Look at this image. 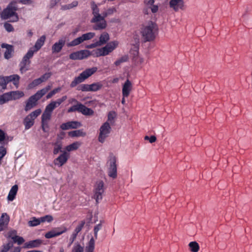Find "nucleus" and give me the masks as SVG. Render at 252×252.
Returning <instances> with one entry per match:
<instances>
[{
	"instance_id": "obj_4",
	"label": "nucleus",
	"mask_w": 252,
	"mask_h": 252,
	"mask_svg": "<svg viewBox=\"0 0 252 252\" xmlns=\"http://www.w3.org/2000/svg\"><path fill=\"white\" fill-rule=\"evenodd\" d=\"M97 68L96 67H93L85 69L79 75L75 77L74 80L71 82L70 87L74 88L78 84L84 82L86 79L92 75L96 72Z\"/></svg>"
},
{
	"instance_id": "obj_40",
	"label": "nucleus",
	"mask_w": 252,
	"mask_h": 252,
	"mask_svg": "<svg viewBox=\"0 0 252 252\" xmlns=\"http://www.w3.org/2000/svg\"><path fill=\"white\" fill-rule=\"evenodd\" d=\"M84 252V247L81 246L80 244L78 243H76L74 244L72 249V252Z\"/></svg>"
},
{
	"instance_id": "obj_48",
	"label": "nucleus",
	"mask_w": 252,
	"mask_h": 252,
	"mask_svg": "<svg viewBox=\"0 0 252 252\" xmlns=\"http://www.w3.org/2000/svg\"><path fill=\"white\" fill-rule=\"evenodd\" d=\"M13 247V243L9 242L7 244L4 245L0 252H7L9 249Z\"/></svg>"
},
{
	"instance_id": "obj_41",
	"label": "nucleus",
	"mask_w": 252,
	"mask_h": 252,
	"mask_svg": "<svg viewBox=\"0 0 252 252\" xmlns=\"http://www.w3.org/2000/svg\"><path fill=\"white\" fill-rule=\"evenodd\" d=\"M77 90L82 92H90V85L82 84L78 86Z\"/></svg>"
},
{
	"instance_id": "obj_51",
	"label": "nucleus",
	"mask_w": 252,
	"mask_h": 252,
	"mask_svg": "<svg viewBox=\"0 0 252 252\" xmlns=\"http://www.w3.org/2000/svg\"><path fill=\"white\" fill-rule=\"evenodd\" d=\"M84 222H82L81 223L78 225L74 230L73 233L77 235L78 233L80 232L82 229L83 227H84Z\"/></svg>"
},
{
	"instance_id": "obj_44",
	"label": "nucleus",
	"mask_w": 252,
	"mask_h": 252,
	"mask_svg": "<svg viewBox=\"0 0 252 252\" xmlns=\"http://www.w3.org/2000/svg\"><path fill=\"white\" fill-rule=\"evenodd\" d=\"M80 52L81 60L87 58L91 55V52L88 50H80Z\"/></svg>"
},
{
	"instance_id": "obj_46",
	"label": "nucleus",
	"mask_w": 252,
	"mask_h": 252,
	"mask_svg": "<svg viewBox=\"0 0 252 252\" xmlns=\"http://www.w3.org/2000/svg\"><path fill=\"white\" fill-rule=\"evenodd\" d=\"M80 104H81V103L77 102V103H76V105H73L72 106L70 107L67 110V112L68 113L76 112V111L79 112Z\"/></svg>"
},
{
	"instance_id": "obj_3",
	"label": "nucleus",
	"mask_w": 252,
	"mask_h": 252,
	"mask_svg": "<svg viewBox=\"0 0 252 252\" xmlns=\"http://www.w3.org/2000/svg\"><path fill=\"white\" fill-rule=\"evenodd\" d=\"M18 10V6L15 2L10 3L6 8L3 11L1 9L0 14L2 19H10L9 21L11 22H17L19 20V17L16 13Z\"/></svg>"
},
{
	"instance_id": "obj_58",
	"label": "nucleus",
	"mask_w": 252,
	"mask_h": 252,
	"mask_svg": "<svg viewBox=\"0 0 252 252\" xmlns=\"http://www.w3.org/2000/svg\"><path fill=\"white\" fill-rule=\"evenodd\" d=\"M102 224L99 223L96 225L94 228V234L95 238H97V232L101 228Z\"/></svg>"
},
{
	"instance_id": "obj_15",
	"label": "nucleus",
	"mask_w": 252,
	"mask_h": 252,
	"mask_svg": "<svg viewBox=\"0 0 252 252\" xmlns=\"http://www.w3.org/2000/svg\"><path fill=\"white\" fill-rule=\"evenodd\" d=\"M69 158V154L65 151L63 152L57 158L54 159V163L59 167L62 166L67 161Z\"/></svg>"
},
{
	"instance_id": "obj_34",
	"label": "nucleus",
	"mask_w": 252,
	"mask_h": 252,
	"mask_svg": "<svg viewBox=\"0 0 252 252\" xmlns=\"http://www.w3.org/2000/svg\"><path fill=\"white\" fill-rule=\"evenodd\" d=\"M116 11L117 10L116 8L114 7H111L109 8L102 13V17H103V19H105V18L108 16L113 15Z\"/></svg>"
},
{
	"instance_id": "obj_36",
	"label": "nucleus",
	"mask_w": 252,
	"mask_h": 252,
	"mask_svg": "<svg viewBox=\"0 0 252 252\" xmlns=\"http://www.w3.org/2000/svg\"><path fill=\"white\" fill-rule=\"evenodd\" d=\"M79 146L80 144L78 142H74L72 144L67 146L65 148V150L68 152L72 151L77 149Z\"/></svg>"
},
{
	"instance_id": "obj_54",
	"label": "nucleus",
	"mask_w": 252,
	"mask_h": 252,
	"mask_svg": "<svg viewBox=\"0 0 252 252\" xmlns=\"http://www.w3.org/2000/svg\"><path fill=\"white\" fill-rule=\"evenodd\" d=\"M55 108L54 107V106L51 103H50L49 104H48L45 108V109L44 111L49 112L51 114H52V111Z\"/></svg>"
},
{
	"instance_id": "obj_52",
	"label": "nucleus",
	"mask_w": 252,
	"mask_h": 252,
	"mask_svg": "<svg viewBox=\"0 0 252 252\" xmlns=\"http://www.w3.org/2000/svg\"><path fill=\"white\" fill-rule=\"evenodd\" d=\"M116 116V114L114 111H110L108 115V121L112 123Z\"/></svg>"
},
{
	"instance_id": "obj_13",
	"label": "nucleus",
	"mask_w": 252,
	"mask_h": 252,
	"mask_svg": "<svg viewBox=\"0 0 252 252\" xmlns=\"http://www.w3.org/2000/svg\"><path fill=\"white\" fill-rule=\"evenodd\" d=\"M42 97L36 92L34 94L29 97L27 100L25 107V110L28 111L35 106L37 104V101Z\"/></svg>"
},
{
	"instance_id": "obj_19",
	"label": "nucleus",
	"mask_w": 252,
	"mask_h": 252,
	"mask_svg": "<svg viewBox=\"0 0 252 252\" xmlns=\"http://www.w3.org/2000/svg\"><path fill=\"white\" fill-rule=\"evenodd\" d=\"M132 87L131 82L128 79H127L123 85L122 88V94L124 97H127L129 95L132 90Z\"/></svg>"
},
{
	"instance_id": "obj_20",
	"label": "nucleus",
	"mask_w": 252,
	"mask_h": 252,
	"mask_svg": "<svg viewBox=\"0 0 252 252\" xmlns=\"http://www.w3.org/2000/svg\"><path fill=\"white\" fill-rule=\"evenodd\" d=\"M42 241L40 239H36L30 241L24 244V248L25 249H32L39 247L42 244Z\"/></svg>"
},
{
	"instance_id": "obj_38",
	"label": "nucleus",
	"mask_w": 252,
	"mask_h": 252,
	"mask_svg": "<svg viewBox=\"0 0 252 252\" xmlns=\"http://www.w3.org/2000/svg\"><path fill=\"white\" fill-rule=\"evenodd\" d=\"M80 51H76L69 55V59L72 60H81Z\"/></svg>"
},
{
	"instance_id": "obj_39",
	"label": "nucleus",
	"mask_w": 252,
	"mask_h": 252,
	"mask_svg": "<svg viewBox=\"0 0 252 252\" xmlns=\"http://www.w3.org/2000/svg\"><path fill=\"white\" fill-rule=\"evenodd\" d=\"M53 218L51 215H46L43 217H41L39 218H36L35 217H32L31 218V220H53Z\"/></svg>"
},
{
	"instance_id": "obj_55",
	"label": "nucleus",
	"mask_w": 252,
	"mask_h": 252,
	"mask_svg": "<svg viewBox=\"0 0 252 252\" xmlns=\"http://www.w3.org/2000/svg\"><path fill=\"white\" fill-rule=\"evenodd\" d=\"M51 76V73H46L42 75L39 78L41 80L42 82L46 81L48 80Z\"/></svg>"
},
{
	"instance_id": "obj_14",
	"label": "nucleus",
	"mask_w": 252,
	"mask_h": 252,
	"mask_svg": "<svg viewBox=\"0 0 252 252\" xmlns=\"http://www.w3.org/2000/svg\"><path fill=\"white\" fill-rule=\"evenodd\" d=\"M66 231L67 228L63 226L55 228L47 232L45 235V237L47 239H50L55 237L58 236L65 232Z\"/></svg>"
},
{
	"instance_id": "obj_7",
	"label": "nucleus",
	"mask_w": 252,
	"mask_h": 252,
	"mask_svg": "<svg viewBox=\"0 0 252 252\" xmlns=\"http://www.w3.org/2000/svg\"><path fill=\"white\" fill-rule=\"evenodd\" d=\"M33 55L34 51H33L32 48H31L23 57L22 61L19 63L20 71L21 73H23L29 69L28 67L31 63L30 59L32 58Z\"/></svg>"
},
{
	"instance_id": "obj_37",
	"label": "nucleus",
	"mask_w": 252,
	"mask_h": 252,
	"mask_svg": "<svg viewBox=\"0 0 252 252\" xmlns=\"http://www.w3.org/2000/svg\"><path fill=\"white\" fill-rule=\"evenodd\" d=\"M80 51H76L69 55V59L72 60H81Z\"/></svg>"
},
{
	"instance_id": "obj_9",
	"label": "nucleus",
	"mask_w": 252,
	"mask_h": 252,
	"mask_svg": "<svg viewBox=\"0 0 252 252\" xmlns=\"http://www.w3.org/2000/svg\"><path fill=\"white\" fill-rule=\"evenodd\" d=\"M118 45V42L116 41L107 43L105 46L96 50V57L104 56L108 55L117 47Z\"/></svg>"
},
{
	"instance_id": "obj_53",
	"label": "nucleus",
	"mask_w": 252,
	"mask_h": 252,
	"mask_svg": "<svg viewBox=\"0 0 252 252\" xmlns=\"http://www.w3.org/2000/svg\"><path fill=\"white\" fill-rule=\"evenodd\" d=\"M4 27L8 32H11L14 31V28L12 25L8 23H4Z\"/></svg>"
},
{
	"instance_id": "obj_63",
	"label": "nucleus",
	"mask_w": 252,
	"mask_h": 252,
	"mask_svg": "<svg viewBox=\"0 0 252 252\" xmlns=\"http://www.w3.org/2000/svg\"><path fill=\"white\" fill-rule=\"evenodd\" d=\"M9 217L6 213H3L0 218V220H9Z\"/></svg>"
},
{
	"instance_id": "obj_16",
	"label": "nucleus",
	"mask_w": 252,
	"mask_h": 252,
	"mask_svg": "<svg viewBox=\"0 0 252 252\" xmlns=\"http://www.w3.org/2000/svg\"><path fill=\"white\" fill-rule=\"evenodd\" d=\"M81 126V124L78 121H70L62 124L60 127L62 130L75 129Z\"/></svg>"
},
{
	"instance_id": "obj_6",
	"label": "nucleus",
	"mask_w": 252,
	"mask_h": 252,
	"mask_svg": "<svg viewBox=\"0 0 252 252\" xmlns=\"http://www.w3.org/2000/svg\"><path fill=\"white\" fill-rule=\"evenodd\" d=\"M20 78V76L17 74H13L7 76H0V86L2 90H5L7 84L10 82H13V84L17 88Z\"/></svg>"
},
{
	"instance_id": "obj_62",
	"label": "nucleus",
	"mask_w": 252,
	"mask_h": 252,
	"mask_svg": "<svg viewBox=\"0 0 252 252\" xmlns=\"http://www.w3.org/2000/svg\"><path fill=\"white\" fill-rule=\"evenodd\" d=\"M19 1L20 3L26 5H30L32 4L33 2L32 0H20Z\"/></svg>"
},
{
	"instance_id": "obj_57",
	"label": "nucleus",
	"mask_w": 252,
	"mask_h": 252,
	"mask_svg": "<svg viewBox=\"0 0 252 252\" xmlns=\"http://www.w3.org/2000/svg\"><path fill=\"white\" fill-rule=\"evenodd\" d=\"M8 221H0V231L4 230L8 225Z\"/></svg>"
},
{
	"instance_id": "obj_32",
	"label": "nucleus",
	"mask_w": 252,
	"mask_h": 252,
	"mask_svg": "<svg viewBox=\"0 0 252 252\" xmlns=\"http://www.w3.org/2000/svg\"><path fill=\"white\" fill-rule=\"evenodd\" d=\"M103 85L100 82L94 83L90 84V92H96L100 90Z\"/></svg>"
},
{
	"instance_id": "obj_12",
	"label": "nucleus",
	"mask_w": 252,
	"mask_h": 252,
	"mask_svg": "<svg viewBox=\"0 0 252 252\" xmlns=\"http://www.w3.org/2000/svg\"><path fill=\"white\" fill-rule=\"evenodd\" d=\"M104 183L102 181L97 182L95 189L94 198L95 199L96 202L98 203L99 200L102 199V194L104 192Z\"/></svg>"
},
{
	"instance_id": "obj_27",
	"label": "nucleus",
	"mask_w": 252,
	"mask_h": 252,
	"mask_svg": "<svg viewBox=\"0 0 252 252\" xmlns=\"http://www.w3.org/2000/svg\"><path fill=\"white\" fill-rule=\"evenodd\" d=\"M12 100H16L22 97L24 95V93L22 91H16L9 92Z\"/></svg>"
},
{
	"instance_id": "obj_8",
	"label": "nucleus",
	"mask_w": 252,
	"mask_h": 252,
	"mask_svg": "<svg viewBox=\"0 0 252 252\" xmlns=\"http://www.w3.org/2000/svg\"><path fill=\"white\" fill-rule=\"evenodd\" d=\"M95 36V33L93 32H89L83 34L81 36L78 37L70 42L67 43V46L74 47L77 46L85 41L90 40L94 38Z\"/></svg>"
},
{
	"instance_id": "obj_21",
	"label": "nucleus",
	"mask_w": 252,
	"mask_h": 252,
	"mask_svg": "<svg viewBox=\"0 0 252 252\" xmlns=\"http://www.w3.org/2000/svg\"><path fill=\"white\" fill-rule=\"evenodd\" d=\"M170 7L177 11L179 8H182L184 5L183 0H170L169 2Z\"/></svg>"
},
{
	"instance_id": "obj_42",
	"label": "nucleus",
	"mask_w": 252,
	"mask_h": 252,
	"mask_svg": "<svg viewBox=\"0 0 252 252\" xmlns=\"http://www.w3.org/2000/svg\"><path fill=\"white\" fill-rule=\"evenodd\" d=\"M12 243H17L18 245H21L25 242V240L22 237L19 236H14L12 237Z\"/></svg>"
},
{
	"instance_id": "obj_23",
	"label": "nucleus",
	"mask_w": 252,
	"mask_h": 252,
	"mask_svg": "<svg viewBox=\"0 0 252 252\" xmlns=\"http://www.w3.org/2000/svg\"><path fill=\"white\" fill-rule=\"evenodd\" d=\"M79 113L85 116H91L94 113V111L89 108L87 107L82 103L80 104Z\"/></svg>"
},
{
	"instance_id": "obj_1",
	"label": "nucleus",
	"mask_w": 252,
	"mask_h": 252,
	"mask_svg": "<svg viewBox=\"0 0 252 252\" xmlns=\"http://www.w3.org/2000/svg\"><path fill=\"white\" fill-rule=\"evenodd\" d=\"M91 7L94 17L91 22L95 24L93 26V29L96 31L105 29L107 26L106 21L103 19L102 15L99 14V9L94 2H91Z\"/></svg>"
},
{
	"instance_id": "obj_60",
	"label": "nucleus",
	"mask_w": 252,
	"mask_h": 252,
	"mask_svg": "<svg viewBox=\"0 0 252 252\" xmlns=\"http://www.w3.org/2000/svg\"><path fill=\"white\" fill-rule=\"evenodd\" d=\"M77 236V235L74 234L73 233L72 234L69 239V243L68 244V247H70L72 245L74 240L76 239Z\"/></svg>"
},
{
	"instance_id": "obj_31",
	"label": "nucleus",
	"mask_w": 252,
	"mask_h": 252,
	"mask_svg": "<svg viewBox=\"0 0 252 252\" xmlns=\"http://www.w3.org/2000/svg\"><path fill=\"white\" fill-rule=\"evenodd\" d=\"M95 242L93 238H92L86 246L85 252H94V249Z\"/></svg>"
},
{
	"instance_id": "obj_47",
	"label": "nucleus",
	"mask_w": 252,
	"mask_h": 252,
	"mask_svg": "<svg viewBox=\"0 0 252 252\" xmlns=\"http://www.w3.org/2000/svg\"><path fill=\"white\" fill-rule=\"evenodd\" d=\"M51 88V86L48 85L46 87L38 91L37 92L40 96L42 97L44 94H45Z\"/></svg>"
},
{
	"instance_id": "obj_5",
	"label": "nucleus",
	"mask_w": 252,
	"mask_h": 252,
	"mask_svg": "<svg viewBox=\"0 0 252 252\" xmlns=\"http://www.w3.org/2000/svg\"><path fill=\"white\" fill-rule=\"evenodd\" d=\"M117 158L113 154H110L106 165L107 167V173L109 177L114 179L117 177Z\"/></svg>"
},
{
	"instance_id": "obj_22",
	"label": "nucleus",
	"mask_w": 252,
	"mask_h": 252,
	"mask_svg": "<svg viewBox=\"0 0 252 252\" xmlns=\"http://www.w3.org/2000/svg\"><path fill=\"white\" fill-rule=\"evenodd\" d=\"M46 40V36L45 35H42L39 39H38L33 47L34 53L38 51L44 45Z\"/></svg>"
},
{
	"instance_id": "obj_56",
	"label": "nucleus",
	"mask_w": 252,
	"mask_h": 252,
	"mask_svg": "<svg viewBox=\"0 0 252 252\" xmlns=\"http://www.w3.org/2000/svg\"><path fill=\"white\" fill-rule=\"evenodd\" d=\"M61 0H50L49 4V8L51 9L54 7Z\"/></svg>"
},
{
	"instance_id": "obj_29",
	"label": "nucleus",
	"mask_w": 252,
	"mask_h": 252,
	"mask_svg": "<svg viewBox=\"0 0 252 252\" xmlns=\"http://www.w3.org/2000/svg\"><path fill=\"white\" fill-rule=\"evenodd\" d=\"M86 133L83 132L82 129L76 130L68 132V135L72 137L80 136L84 137L86 136Z\"/></svg>"
},
{
	"instance_id": "obj_33",
	"label": "nucleus",
	"mask_w": 252,
	"mask_h": 252,
	"mask_svg": "<svg viewBox=\"0 0 252 252\" xmlns=\"http://www.w3.org/2000/svg\"><path fill=\"white\" fill-rule=\"evenodd\" d=\"M189 246L191 252H198L199 250V246L195 241L190 242Z\"/></svg>"
},
{
	"instance_id": "obj_25",
	"label": "nucleus",
	"mask_w": 252,
	"mask_h": 252,
	"mask_svg": "<svg viewBox=\"0 0 252 252\" xmlns=\"http://www.w3.org/2000/svg\"><path fill=\"white\" fill-rule=\"evenodd\" d=\"M18 189V187L17 185H15L12 187L7 196V199L9 201H12L15 199Z\"/></svg>"
},
{
	"instance_id": "obj_50",
	"label": "nucleus",
	"mask_w": 252,
	"mask_h": 252,
	"mask_svg": "<svg viewBox=\"0 0 252 252\" xmlns=\"http://www.w3.org/2000/svg\"><path fill=\"white\" fill-rule=\"evenodd\" d=\"M6 154V149L3 146H0V165L1 164V160Z\"/></svg>"
},
{
	"instance_id": "obj_26",
	"label": "nucleus",
	"mask_w": 252,
	"mask_h": 252,
	"mask_svg": "<svg viewBox=\"0 0 252 252\" xmlns=\"http://www.w3.org/2000/svg\"><path fill=\"white\" fill-rule=\"evenodd\" d=\"M109 35L106 32H102L100 35L99 40L97 41L100 46L105 44L109 40Z\"/></svg>"
},
{
	"instance_id": "obj_10",
	"label": "nucleus",
	"mask_w": 252,
	"mask_h": 252,
	"mask_svg": "<svg viewBox=\"0 0 252 252\" xmlns=\"http://www.w3.org/2000/svg\"><path fill=\"white\" fill-rule=\"evenodd\" d=\"M41 110L40 109L35 110L27 116L24 120L25 129H30L34 124L35 119L40 115Z\"/></svg>"
},
{
	"instance_id": "obj_35",
	"label": "nucleus",
	"mask_w": 252,
	"mask_h": 252,
	"mask_svg": "<svg viewBox=\"0 0 252 252\" xmlns=\"http://www.w3.org/2000/svg\"><path fill=\"white\" fill-rule=\"evenodd\" d=\"M51 115L52 114L44 111L41 117V123H48L51 119Z\"/></svg>"
},
{
	"instance_id": "obj_49",
	"label": "nucleus",
	"mask_w": 252,
	"mask_h": 252,
	"mask_svg": "<svg viewBox=\"0 0 252 252\" xmlns=\"http://www.w3.org/2000/svg\"><path fill=\"white\" fill-rule=\"evenodd\" d=\"M61 90V88L60 87L56 88L51 91L48 94L46 95V98L49 99L52 97L54 95H55L56 93H58Z\"/></svg>"
},
{
	"instance_id": "obj_2",
	"label": "nucleus",
	"mask_w": 252,
	"mask_h": 252,
	"mask_svg": "<svg viewBox=\"0 0 252 252\" xmlns=\"http://www.w3.org/2000/svg\"><path fill=\"white\" fill-rule=\"evenodd\" d=\"M141 33L144 42L154 40L158 33V26L154 22L150 21L143 26Z\"/></svg>"
},
{
	"instance_id": "obj_24",
	"label": "nucleus",
	"mask_w": 252,
	"mask_h": 252,
	"mask_svg": "<svg viewBox=\"0 0 252 252\" xmlns=\"http://www.w3.org/2000/svg\"><path fill=\"white\" fill-rule=\"evenodd\" d=\"M79 113L85 116H91L94 113V111L89 108L87 107L82 103L80 104Z\"/></svg>"
},
{
	"instance_id": "obj_43",
	"label": "nucleus",
	"mask_w": 252,
	"mask_h": 252,
	"mask_svg": "<svg viewBox=\"0 0 252 252\" xmlns=\"http://www.w3.org/2000/svg\"><path fill=\"white\" fill-rule=\"evenodd\" d=\"M128 57L127 55H125L120 58V59H118L115 62V64L116 66L120 65L121 63L126 62L128 61Z\"/></svg>"
},
{
	"instance_id": "obj_17",
	"label": "nucleus",
	"mask_w": 252,
	"mask_h": 252,
	"mask_svg": "<svg viewBox=\"0 0 252 252\" xmlns=\"http://www.w3.org/2000/svg\"><path fill=\"white\" fill-rule=\"evenodd\" d=\"M65 44V39L64 38H61L58 42L55 43L52 47V51L53 53H59Z\"/></svg>"
},
{
	"instance_id": "obj_64",
	"label": "nucleus",
	"mask_w": 252,
	"mask_h": 252,
	"mask_svg": "<svg viewBox=\"0 0 252 252\" xmlns=\"http://www.w3.org/2000/svg\"><path fill=\"white\" fill-rule=\"evenodd\" d=\"M97 46H100V45L98 44L97 41L95 42V43H92V44L87 45L86 46V48H89V49H92V48H95Z\"/></svg>"
},
{
	"instance_id": "obj_61",
	"label": "nucleus",
	"mask_w": 252,
	"mask_h": 252,
	"mask_svg": "<svg viewBox=\"0 0 252 252\" xmlns=\"http://www.w3.org/2000/svg\"><path fill=\"white\" fill-rule=\"evenodd\" d=\"M5 139L6 135L5 132L1 129H0V142L3 141Z\"/></svg>"
},
{
	"instance_id": "obj_30",
	"label": "nucleus",
	"mask_w": 252,
	"mask_h": 252,
	"mask_svg": "<svg viewBox=\"0 0 252 252\" xmlns=\"http://www.w3.org/2000/svg\"><path fill=\"white\" fill-rule=\"evenodd\" d=\"M53 145H54L53 154L54 155H57L60 152H62L61 150L63 145L60 141H57L55 143H53Z\"/></svg>"
},
{
	"instance_id": "obj_18",
	"label": "nucleus",
	"mask_w": 252,
	"mask_h": 252,
	"mask_svg": "<svg viewBox=\"0 0 252 252\" xmlns=\"http://www.w3.org/2000/svg\"><path fill=\"white\" fill-rule=\"evenodd\" d=\"M1 46L2 48L6 49L4 54V58L7 60L11 58L14 52L13 46L6 43H2Z\"/></svg>"
},
{
	"instance_id": "obj_45",
	"label": "nucleus",
	"mask_w": 252,
	"mask_h": 252,
	"mask_svg": "<svg viewBox=\"0 0 252 252\" xmlns=\"http://www.w3.org/2000/svg\"><path fill=\"white\" fill-rule=\"evenodd\" d=\"M42 82L41 80L39 78L34 80L32 83L29 84V89H32L38 85L40 84Z\"/></svg>"
},
{
	"instance_id": "obj_28",
	"label": "nucleus",
	"mask_w": 252,
	"mask_h": 252,
	"mask_svg": "<svg viewBox=\"0 0 252 252\" xmlns=\"http://www.w3.org/2000/svg\"><path fill=\"white\" fill-rule=\"evenodd\" d=\"M11 100L12 97H11L9 92L4 93L0 95V105L4 104Z\"/></svg>"
},
{
	"instance_id": "obj_11",
	"label": "nucleus",
	"mask_w": 252,
	"mask_h": 252,
	"mask_svg": "<svg viewBox=\"0 0 252 252\" xmlns=\"http://www.w3.org/2000/svg\"><path fill=\"white\" fill-rule=\"evenodd\" d=\"M111 127L109 123L107 122L104 123L99 128V133L98 140L99 142L103 143L106 138L108 137L111 132Z\"/></svg>"
},
{
	"instance_id": "obj_59",
	"label": "nucleus",
	"mask_w": 252,
	"mask_h": 252,
	"mask_svg": "<svg viewBox=\"0 0 252 252\" xmlns=\"http://www.w3.org/2000/svg\"><path fill=\"white\" fill-rule=\"evenodd\" d=\"M155 2V0H144V3L145 5L150 8L151 6H152Z\"/></svg>"
}]
</instances>
